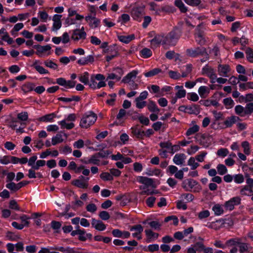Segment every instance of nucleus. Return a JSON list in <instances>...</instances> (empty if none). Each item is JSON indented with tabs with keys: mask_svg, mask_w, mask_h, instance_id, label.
<instances>
[{
	"mask_svg": "<svg viewBox=\"0 0 253 253\" xmlns=\"http://www.w3.org/2000/svg\"><path fill=\"white\" fill-rule=\"evenodd\" d=\"M181 36V32L178 30H174L169 33L166 37H164V44L168 45H174Z\"/></svg>",
	"mask_w": 253,
	"mask_h": 253,
	"instance_id": "nucleus-1",
	"label": "nucleus"
},
{
	"mask_svg": "<svg viewBox=\"0 0 253 253\" xmlns=\"http://www.w3.org/2000/svg\"><path fill=\"white\" fill-rule=\"evenodd\" d=\"M97 116L91 112L89 115L84 116L81 119L80 126L82 128H87L93 125L96 121Z\"/></svg>",
	"mask_w": 253,
	"mask_h": 253,
	"instance_id": "nucleus-2",
	"label": "nucleus"
},
{
	"mask_svg": "<svg viewBox=\"0 0 253 253\" xmlns=\"http://www.w3.org/2000/svg\"><path fill=\"white\" fill-rule=\"evenodd\" d=\"M186 54L190 57H196L199 55H206V59H209V55L205 47H198L194 49H187L186 51Z\"/></svg>",
	"mask_w": 253,
	"mask_h": 253,
	"instance_id": "nucleus-3",
	"label": "nucleus"
},
{
	"mask_svg": "<svg viewBox=\"0 0 253 253\" xmlns=\"http://www.w3.org/2000/svg\"><path fill=\"white\" fill-rule=\"evenodd\" d=\"M137 180L140 183L144 184L146 188H156L157 183L153 179L145 176H138Z\"/></svg>",
	"mask_w": 253,
	"mask_h": 253,
	"instance_id": "nucleus-4",
	"label": "nucleus"
},
{
	"mask_svg": "<svg viewBox=\"0 0 253 253\" xmlns=\"http://www.w3.org/2000/svg\"><path fill=\"white\" fill-rule=\"evenodd\" d=\"M241 199L240 197L236 196L231 198L224 204V208L226 210L231 211L234 210L235 206L239 205L241 204Z\"/></svg>",
	"mask_w": 253,
	"mask_h": 253,
	"instance_id": "nucleus-5",
	"label": "nucleus"
},
{
	"mask_svg": "<svg viewBox=\"0 0 253 253\" xmlns=\"http://www.w3.org/2000/svg\"><path fill=\"white\" fill-rule=\"evenodd\" d=\"M77 118L76 115L75 114H69L64 119V128L67 129H71L75 126L73 122L75 121Z\"/></svg>",
	"mask_w": 253,
	"mask_h": 253,
	"instance_id": "nucleus-6",
	"label": "nucleus"
},
{
	"mask_svg": "<svg viewBox=\"0 0 253 253\" xmlns=\"http://www.w3.org/2000/svg\"><path fill=\"white\" fill-rule=\"evenodd\" d=\"M88 177H84L83 176L80 177V179L72 181V184L79 188L87 189L88 188L87 180Z\"/></svg>",
	"mask_w": 253,
	"mask_h": 253,
	"instance_id": "nucleus-7",
	"label": "nucleus"
},
{
	"mask_svg": "<svg viewBox=\"0 0 253 253\" xmlns=\"http://www.w3.org/2000/svg\"><path fill=\"white\" fill-rule=\"evenodd\" d=\"M29 183V181L24 180L15 184L14 182H10L6 184V187L10 190H19Z\"/></svg>",
	"mask_w": 253,
	"mask_h": 253,
	"instance_id": "nucleus-8",
	"label": "nucleus"
},
{
	"mask_svg": "<svg viewBox=\"0 0 253 253\" xmlns=\"http://www.w3.org/2000/svg\"><path fill=\"white\" fill-rule=\"evenodd\" d=\"M86 33L85 32H80L79 29H75L71 36V39L74 41H78L79 40H84L86 38Z\"/></svg>",
	"mask_w": 253,
	"mask_h": 253,
	"instance_id": "nucleus-9",
	"label": "nucleus"
},
{
	"mask_svg": "<svg viewBox=\"0 0 253 253\" xmlns=\"http://www.w3.org/2000/svg\"><path fill=\"white\" fill-rule=\"evenodd\" d=\"M202 73L203 74H206L211 80H215L216 78V76L213 69L208 65H206L203 68Z\"/></svg>",
	"mask_w": 253,
	"mask_h": 253,
	"instance_id": "nucleus-10",
	"label": "nucleus"
},
{
	"mask_svg": "<svg viewBox=\"0 0 253 253\" xmlns=\"http://www.w3.org/2000/svg\"><path fill=\"white\" fill-rule=\"evenodd\" d=\"M146 236L147 238L146 242L147 243H150L153 240H156L159 236V234L157 233L153 232L150 229H146L145 230Z\"/></svg>",
	"mask_w": 253,
	"mask_h": 253,
	"instance_id": "nucleus-11",
	"label": "nucleus"
},
{
	"mask_svg": "<svg viewBox=\"0 0 253 253\" xmlns=\"http://www.w3.org/2000/svg\"><path fill=\"white\" fill-rule=\"evenodd\" d=\"M150 42L151 44L155 46H158L160 44L165 45L164 44V36L161 35L156 36L154 38L151 40Z\"/></svg>",
	"mask_w": 253,
	"mask_h": 253,
	"instance_id": "nucleus-12",
	"label": "nucleus"
},
{
	"mask_svg": "<svg viewBox=\"0 0 253 253\" xmlns=\"http://www.w3.org/2000/svg\"><path fill=\"white\" fill-rule=\"evenodd\" d=\"M34 48L37 49L36 53L40 56H42V53L44 52L50 50L51 49V47L49 45H46L45 46H42L39 44L35 45L34 46Z\"/></svg>",
	"mask_w": 253,
	"mask_h": 253,
	"instance_id": "nucleus-13",
	"label": "nucleus"
},
{
	"mask_svg": "<svg viewBox=\"0 0 253 253\" xmlns=\"http://www.w3.org/2000/svg\"><path fill=\"white\" fill-rule=\"evenodd\" d=\"M230 71V67L228 65L219 64L218 66V72L220 76L226 77L227 74Z\"/></svg>",
	"mask_w": 253,
	"mask_h": 253,
	"instance_id": "nucleus-14",
	"label": "nucleus"
},
{
	"mask_svg": "<svg viewBox=\"0 0 253 253\" xmlns=\"http://www.w3.org/2000/svg\"><path fill=\"white\" fill-rule=\"evenodd\" d=\"M62 17L61 15H55L53 17V21L54 22L53 25V30H58L61 27V18Z\"/></svg>",
	"mask_w": 253,
	"mask_h": 253,
	"instance_id": "nucleus-15",
	"label": "nucleus"
},
{
	"mask_svg": "<svg viewBox=\"0 0 253 253\" xmlns=\"http://www.w3.org/2000/svg\"><path fill=\"white\" fill-rule=\"evenodd\" d=\"M238 246L239 248V251L240 253H244L247 252H249L250 249H252L250 244L246 243L241 242V241H240Z\"/></svg>",
	"mask_w": 253,
	"mask_h": 253,
	"instance_id": "nucleus-16",
	"label": "nucleus"
},
{
	"mask_svg": "<svg viewBox=\"0 0 253 253\" xmlns=\"http://www.w3.org/2000/svg\"><path fill=\"white\" fill-rule=\"evenodd\" d=\"M240 119L238 117L232 116L228 117L224 122V124L226 127H231L233 124H235L236 122L240 121Z\"/></svg>",
	"mask_w": 253,
	"mask_h": 253,
	"instance_id": "nucleus-17",
	"label": "nucleus"
},
{
	"mask_svg": "<svg viewBox=\"0 0 253 253\" xmlns=\"http://www.w3.org/2000/svg\"><path fill=\"white\" fill-rule=\"evenodd\" d=\"M85 20L89 23L90 26L94 28L98 27L99 23V20L94 17H91V16H87L85 17Z\"/></svg>",
	"mask_w": 253,
	"mask_h": 253,
	"instance_id": "nucleus-18",
	"label": "nucleus"
},
{
	"mask_svg": "<svg viewBox=\"0 0 253 253\" xmlns=\"http://www.w3.org/2000/svg\"><path fill=\"white\" fill-rule=\"evenodd\" d=\"M185 156L184 154H176L173 159L174 163L177 165L183 164L184 162Z\"/></svg>",
	"mask_w": 253,
	"mask_h": 253,
	"instance_id": "nucleus-19",
	"label": "nucleus"
},
{
	"mask_svg": "<svg viewBox=\"0 0 253 253\" xmlns=\"http://www.w3.org/2000/svg\"><path fill=\"white\" fill-rule=\"evenodd\" d=\"M138 74V71L133 70L128 73L126 77H125L122 80V82L124 83H128L133 78H135Z\"/></svg>",
	"mask_w": 253,
	"mask_h": 253,
	"instance_id": "nucleus-20",
	"label": "nucleus"
},
{
	"mask_svg": "<svg viewBox=\"0 0 253 253\" xmlns=\"http://www.w3.org/2000/svg\"><path fill=\"white\" fill-rule=\"evenodd\" d=\"M118 38L120 42L125 43H128L134 39V35L132 34L127 36H118Z\"/></svg>",
	"mask_w": 253,
	"mask_h": 253,
	"instance_id": "nucleus-21",
	"label": "nucleus"
},
{
	"mask_svg": "<svg viewBox=\"0 0 253 253\" xmlns=\"http://www.w3.org/2000/svg\"><path fill=\"white\" fill-rule=\"evenodd\" d=\"M94 62V57L92 55H89L84 59H79L78 61V64L81 65H84L88 63H92Z\"/></svg>",
	"mask_w": 253,
	"mask_h": 253,
	"instance_id": "nucleus-22",
	"label": "nucleus"
},
{
	"mask_svg": "<svg viewBox=\"0 0 253 253\" xmlns=\"http://www.w3.org/2000/svg\"><path fill=\"white\" fill-rule=\"evenodd\" d=\"M146 223H148L152 228L158 230H160L162 225L161 224L157 221H152L147 222V220H145L143 222V224H145Z\"/></svg>",
	"mask_w": 253,
	"mask_h": 253,
	"instance_id": "nucleus-23",
	"label": "nucleus"
},
{
	"mask_svg": "<svg viewBox=\"0 0 253 253\" xmlns=\"http://www.w3.org/2000/svg\"><path fill=\"white\" fill-rule=\"evenodd\" d=\"M184 183L186 184L185 188H198V184L196 181L193 179H189L185 180Z\"/></svg>",
	"mask_w": 253,
	"mask_h": 253,
	"instance_id": "nucleus-24",
	"label": "nucleus"
},
{
	"mask_svg": "<svg viewBox=\"0 0 253 253\" xmlns=\"http://www.w3.org/2000/svg\"><path fill=\"white\" fill-rule=\"evenodd\" d=\"M35 85L32 83H27L22 86L21 89L25 93L28 92L33 90L34 88Z\"/></svg>",
	"mask_w": 253,
	"mask_h": 253,
	"instance_id": "nucleus-25",
	"label": "nucleus"
},
{
	"mask_svg": "<svg viewBox=\"0 0 253 253\" xmlns=\"http://www.w3.org/2000/svg\"><path fill=\"white\" fill-rule=\"evenodd\" d=\"M236 113L241 117H245L247 115L245 108L241 105H237L235 108Z\"/></svg>",
	"mask_w": 253,
	"mask_h": 253,
	"instance_id": "nucleus-26",
	"label": "nucleus"
},
{
	"mask_svg": "<svg viewBox=\"0 0 253 253\" xmlns=\"http://www.w3.org/2000/svg\"><path fill=\"white\" fill-rule=\"evenodd\" d=\"M240 241H241V239L238 238H231L227 240L225 244L227 246H238Z\"/></svg>",
	"mask_w": 253,
	"mask_h": 253,
	"instance_id": "nucleus-27",
	"label": "nucleus"
},
{
	"mask_svg": "<svg viewBox=\"0 0 253 253\" xmlns=\"http://www.w3.org/2000/svg\"><path fill=\"white\" fill-rule=\"evenodd\" d=\"M148 110L152 112L159 113L160 109L157 107L156 104L152 101H149L147 105Z\"/></svg>",
	"mask_w": 253,
	"mask_h": 253,
	"instance_id": "nucleus-28",
	"label": "nucleus"
},
{
	"mask_svg": "<svg viewBox=\"0 0 253 253\" xmlns=\"http://www.w3.org/2000/svg\"><path fill=\"white\" fill-rule=\"evenodd\" d=\"M55 117V115L54 113L49 114L46 115H44L41 118H40L38 120L41 122H50L52 120V119Z\"/></svg>",
	"mask_w": 253,
	"mask_h": 253,
	"instance_id": "nucleus-29",
	"label": "nucleus"
},
{
	"mask_svg": "<svg viewBox=\"0 0 253 253\" xmlns=\"http://www.w3.org/2000/svg\"><path fill=\"white\" fill-rule=\"evenodd\" d=\"M209 89L206 86H202L198 89V92L202 98H205V94L209 93Z\"/></svg>",
	"mask_w": 253,
	"mask_h": 253,
	"instance_id": "nucleus-30",
	"label": "nucleus"
},
{
	"mask_svg": "<svg viewBox=\"0 0 253 253\" xmlns=\"http://www.w3.org/2000/svg\"><path fill=\"white\" fill-rule=\"evenodd\" d=\"M162 72V70L160 68H155L150 71L145 73L144 75L146 77H152Z\"/></svg>",
	"mask_w": 253,
	"mask_h": 253,
	"instance_id": "nucleus-31",
	"label": "nucleus"
},
{
	"mask_svg": "<svg viewBox=\"0 0 253 253\" xmlns=\"http://www.w3.org/2000/svg\"><path fill=\"white\" fill-rule=\"evenodd\" d=\"M98 157L96 154L92 155L91 158L88 161H84V163L86 164H92L94 165H98L99 160L98 159Z\"/></svg>",
	"mask_w": 253,
	"mask_h": 253,
	"instance_id": "nucleus-32",
	"label": "nucleus"
},
{
	"mask_svg": "<svg viewBox=\"0 0 253 253\" xmlns=\"http://www.w3.org/2000/svg\"><path fill=\"white\" fill-rule=\"evenodd\" d=\"M89 74L87 72H84L83 75L79 77V80L80 82L84 84H89Z\"/></svg>",
	"mask_w": 253,
	"mask_h": 253,
	"instance_id": "nucleus-33",
	"label": "nucleus"
},
{
	"mask_svg": "<svg viewBox=\"0 0 253 253\" xmlns=\"http://www.w3.org/2000/svg\"><path fill=\"white\" fill-rule=\"evenodd\" d=\"M17 118L21 122H25L28 119V113L27 112H22L17 114Z\"/></svg>",
	"mask_w": 253,
	"mask_h": 253,
	"instance_id": "nucleus-34",
	"label": "nucleus"
},
{
	"mask_svg": "<svg viewBox=\"0 0 253 253\" xmlns=\"http://www.w3.org/2000/svg\"><path fill=\"white\" fill-rule=\"evenodd\" d=\"M175 5L178 7L182 12H186L187 10L184 3L181 0H176L175 1Z\"/></svg>",
	"mask_w": 253,
	"mask_h": 253,
	"instance_id": "nucleus-35",
	"label": "nucleus"
},
{
	"mask_svg": "<svg viewBox=\"0 0 253 253\" xmlns=\"http://www.w3.org/2000/svg\"><path fill=\"white\" fill-rule=\"evenodd\" d=\"M62 135L60 133H57L56 136L52 138V144L55 145L62 142Z\"/></svg>",
	"mask_w": 253,
	"mask_h": 253,
	"instance_id": "nucleus-36",
	"label": "nucleus"
},
{
	"mask_svg": "<svg viewBox=\"0 0 253 253\" xmlns=\"http://www.w3.org/2000/svg\"><path fill=\"white\" fill-rule=\"evenodd\" d=\"M246 53L248 60L251 63H253V50L250 47H247Z\"/></svg>",
	"mask_w": 253,
	"mask_h": 253,
	"instance_id": "nucleus-37",
	"label": "nucleus"
},
{
	"mask_svg": "<svg viewBox=\"0 0 253 253\" xmlns=\"http://www.w3.org/2000/svg\"><path fill=\"white\" fill-rule=\"evenodd\" d=\"M140 52L142 56L146 58L150 57L152 55V51L148 48H144L141 50Z\"/></svg>",
	"mask_w": 253,
	"mask_h": 253,
	"instance_id": "nucleus-38",
	"label": "nucleus"
},
{
	"mask_svg": "<svg viewBox=\"0 0 253 253\" xmlns=\"http://www.w3.org/2000/svg\"><path fill=\"white\" fill-rule=\"evenodd\" d=\"M132 133L133 135H135L137 138H142L145 135V132L144 131H140L137 128H132Z\"/></svg>",
	"mask_w": 253,
	"mask_h": 253,
	"instance_id": "nucleus-39",
	"label": "nucleus"
},
{
	"mask_svg": "<svg viewBox=\"0 0 253 253\" xmlns=\"http://www.w3.org/2000/svg\"><path fill=\"white\" fill-rule=\"evenodd\" d=\"M85 236V230L84 228H80V232L78 233V239L80 241L85 242L86 241V237Z\"/></svg>",
	"mask_w": 253,
	"mask_h": 253,
	"instance_id": "nucleus-40",
	"label": "nucleus"
},
{
	"mask_svg": "<svg viewBox=\"0 0 253 253\" xmlns=\"http://www.w3.org/2000/svg\"><path fill=\"white\" fill-rule=\"evenodd\" d=\"M212 210L216 215H220L223 213V210L219 205H215L212 207Z\"/></svg>",
	"mask_w": 253,
	"mask_h": 253,
	"instance_id": "nucleus-41",
	"label": "nucleus"
},
{
	"mask_svg": "<svg viewBox=\"0 0 253 253\" xmlns=\"http://www.w3.org/2000/svg\"><path fill=\"white\" fill-rule=\"evenodd\" d=\"M199 127L198 126L195 125L193 126L192 127L189 128L187 132H186V135L187 136H190L192 134H193L195 133L196 132H198L199 131Z\"/></svg>",
	"mask_w": 253,
	"mask_h": 253,
	"instance_id": "nucleus-42",
	"label": "nucleus"
},
{
	"mask_svg": "<svg viewBox=\"0 0 253 253\" xmlns=\"http://www.w3.org/2000/svg\"><path fill=\"white\" fill-rule=\"evenodd\" d=\"M205 27L204 24L203 23L200 24L198 25L196 30H197V35L198 37H201L202 35H203L204 33Z\"/></svg>",
	"mask_w": 253,
	"mask_h": 253,
	"instance_id": "nucleus-43",
	"label": "nucleus"
},
{
	"mask_svg": "<svg viewBox=\"0 0 253 253\" xmlns=\"http://www.w3.org/2000/svg\"><path fill=\"white\" fill-rule=\"evenodd\" d=\"M188 165L191 166V169H195L199 166V164L195 162V159L193 157H191L188 162Z\"/></svg>",
	"mask_w": 253,
	"mask_h": 253,
	"instance_id": "nucleus-44",
	"label": "nucleus"
},
{
	"mask_svg": "<svg viewBox=\"0 0 253 253\" xmlns=\"http://www.w3.org/2000/svg\"><path fill=\"white\" fill-rule=\"evenodd\" d=\"M112 153L111 151L109 150H101L99 152L96 153V155H97V157H100V158H106L108 157L109 155H110Z\"/></svg>",
	"mask_w": 253,
	"mask_h": 253,
	"instance_id": "nucleus-45",
	"label": "nucleus"
},
{
	"mask_svg": "<svg viewBox=\"0 0 253 253\" xmlns=\"http://www.w3.org/2000/svg\"><path fill=\"white\" fill-rule=\"evenodd\" d=\"M100 178L105 181H110L113 179V176L108 172H103L100 175Z\"/></svg>",
	"mask_w": 253,
	"mask_h": 253,
	"instance_id": "nucleus-46",
	"label": "nucleus"
},
{
	"mask_svg": "<svg viewBox=\"0 0 253 253\" xmlns=\"http://www.w3.org/2000/svg\"><path fill=\"white\" fill-rule=\"evenodd\" d=\"M142 9L139 8H133L131 11L132 15L134 18L139 17L142 15Z\"/></svg>",
	"mask_w": 253,
	"mask_h": 253,
	"instance_id": "nucleus-47",
	"label": "nucleus"
},
{
	"mask_svg": "<svg viewBox=\"0 0 253 253\" xmlns=\"http://www.w3.org/2000/svg\"><path fill=\"white\" fill-rule=\"evenodd\" d=\"M99 217L103 220H107L110 218L109 213L105 211H102L99 213Z\"/></svg>",
	"mask_w": 253,
	"mask_h": 253,
	"instance_id": "nucleus-48",
	"label": "nucleus"
},
{
	"mask_svg": "<svg viewBox=\"0 0 253 253\" xmlns=\"http://www.w3.org/2000/svg\"><path fill=\"white\" fill-rule=\"evenodd\" d=\"M20 219L22 222V224H21L24 225V227L29 226L30 223L29 220L30 218L27 215L23 214L20 217Z\"/></svg>",
	"mask_w": 253,
	"mask_h": 253,
	"instance_id": "nucleus-49",
	"label": "nucleus"
},
{
	"mask_svg": "<svg viewBox=\"0 0 253 253\" xmlns=\"http://www.w3.org/2000/svg\"><path fill=\"white\" fill-rule=\"evenodd\" d=\"M131 199L129 195H123L122 198V201L121 202L122 206H126L128 203L130 202Z\"/></svg>",
	"mask_w": 253,
	"mask_h": 253,
	"instance_id": "nucleus-50",
	"label": "nucleus"
},
{
	"mask_svg": "<svg viewBox=\"0 0 253 253\" xmlns=\"http://www.w3.org/2000/svg\"><path fill=\"white\" fill-rule=\"evenodd\" d=\"M218 173L220 175H223L227 172L226 167L222 164H219L217 167Z\"/></svg>",
	"mask_w": 253,
	"mask_h": 253,
	"instance_id": "nucleus-51",
	"label": "nucleus"
},
{
	"mask_svg": "<svg viewBox=\"0 0 253 253\" xmlns=\"http://www.w3.org/2000/svg\"><path fill=\"white\" fill-rule=\"evenodd\" d=\"M210 215V213L208 210H204L199 213L198 218L200 219H203L209 217Z\"/></svg>",
	"mask_w": 253,
	"mask_h": 253,
	"instance_id": "nucleus-52",
	"label": "nucleus"
},
{
	"mask_svg": "<svg viewBox=\"0 0 253 253\" xmlns=\"http://www.w3.org/2000/svg\"><path fill=\"white\" fill-rule=\"evenodd\" d=\"M6 237L10 241H16L19 238L18 236L11 232H8L6 233Z\"/></svg>",
	"mask_w": 253,
	"mask_h": 253,
	"instance_id": "nucleus-53",
	"label": "nucleus"
},
{
	"mask_svg": "<svg viewBox=\"0 0 253 253\" xmlns=\"http://www.w3.org/2000/svg\"><path fill=\"white\" fill-rule=\"evenodd\" d=\"M156 198L153 196L148 197L146 200V204L148 207L152 208L154 206Z\"/></svg>",
	"mask_w": 253,
	"mask_h": 253,
	"instance_id": "nucleus-54",
	"label": "nucleus"
},
{
	"mask_svg": "<svg viewBox=\"0 0 253 253\" xmlns=\"http://www.w3.org/2000/svg\"><path fill=\"white\" fill-rule=\"evenodd\" d=\"M106 228V225L101 220H98V223L95 225V229L102 231L105 230Z\"/></svg>",
	"mask_w": 253,
	"mask_h": 253,
	"instance_id": "nucleus-55",
	"label": "nucleus"
},
{
	"mask_svg": "<svg viewBox=\"0 0 253 253\" xmlns=\"http://www.w3.org/2000/svg\"><path fill=\"white\" fill-rule=\"evenodd\" d=\"M205 247L204 244L201 242H197L194 244V248L198 252L203 251Z\"/></svg>",
	"mask_w": 253,
	"mask_h": 253,
	"instance_id": "nucleus-56",
	"label": "nucleus"
},
{
	"mask_svg": "<svg viewBox=\"0 0 253 253\" xmlns=\"http://www.w3.org/2000/svg\"><path fill=\"white\" fill-rule=\"evenodd\" d=\"M86 209L87 211L93 213L96 211L97 207L94 204L91 203L86 206Z\"/></svg>",
	"mask_w": 253,
	"mask_h": 253,
	"instance_id": "nucleus-57",
	"label": "nucleus"
},
{
	"mask_svg": "<svg viewBox=\"0 0 253 253\" xmlns=\"http://www.w3.org/2000/svg\"><path fill=\"white\" fill-rule=\"evenodd\" d=\"M169 75L170 78L174 80H178L181 77L179 73L173 71H169Z\"/></svg>",
	"mask_w": 253,
	"mask_h": 253,
	"instance_id": "nucleus-58",
	"label": "nucleus"
},
{
	"mask_svg": "<svg viewBox=\"0 0 253 253\" xmlns=\"http://www.w3.org/2000/svg\"><path fill=\"white\" fill-rule=\"evenodd\" d=\"M228 154V150L225 148H221L218 150L217 155L219 157H224Z\"/></svg>",
	"mask_w": 253,
	"mask_h": 253,
	"instance_id": "nucleus-59",
	"label": "nucleus"
},
{
	"mask_svg": "<svg viewBox=\"0 0 253 253\" xmlns=\"http://www.w3.org/2000/svg\"><path fill=\"white\" fill-rule=\"evenodd\" d=\"M123 231L120 230L119 229H113L112 231V234L113 236L117 238H121L123 237Z\"/></svg>",
	"mask_w": 253,
	"mask_h": 253,
	"instance_id": "nucleus-60",
	"label": "nucleus"
},
{
	"mask_svg": "<svg viewBox=\"0 0 253 253\" xmlns=\"http://www.w3.org/2000/svg\"><path fill=\"white\" fill-rule=\"evenodd\" d=\"M242 146L244 148V153L247 155H249L250 153L249 142L248 141L243 142L242 143Z\"/></svg>",
	"mask_w": 253,
	"mask_h": 253,
	"instance_id": "nucleus-61",
	"label": "nucleus"
},
{
	"mask_svg": "<svg viewBox=\"0 0 253 253\" xmlns=\"http://www.w3.org/2000/svg\"><path fill=\"white\" fill-rule=\"evenodd\" d=\"M131 231H136L137 232L142 233L143 231V228L140 224H137L131 226L130 228Z\"/></svg>",
	"mask_w": 253,
	"mask_h": 253,
	"instance_id": "nucleus-62",
	"label": "nucleus"
},
{
	"mask_svg": "<svg viewBox=\"0 0 253 253\" xmlns=\"http://www.w3.org/2000/svg\"><path fill=\"white\" fill-rule=\"evenodd\" d=\"M176 208L179 210L182 209L183 210H186L187 207L183 201L181 200H178L176 202Z\"/></svg>",
	"mask_w": 253,
	"mask_h": 253,
	"instance_id": "nucleus-63",
	"label": "nucleus"
},
{
	"mask_svg": "<svg viewBox=\"0 0 253 253\" xmlns=\"http://www.w3.org/2000/svg\"><path fill=\"white\" fill-rule=\"evenodd\" d=\"M247 115H251L253 113V103H249L245 107Z\"/></svg>",
	"mask_w": 253,
	"mask_h": 253,
	"instance_id": "nucleus-64",
	"label": "nucleus"
}]
</instances>
